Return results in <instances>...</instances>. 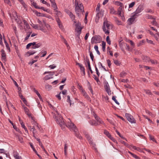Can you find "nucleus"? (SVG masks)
I'll return each instance as SVG.
<instances>
[{
	"mask_svg": "<svg viewBox=\"0 0 159 159\" xmlns=\"http://www.w3.org/2000/svg\"><path fill=\"white\" fill-rule=\"evenodd\" d=\"M60 110H53L52 113L53 114V117L56 119L57 123L60 126L65 125V122L60 114Z\"/></svg>",
	"mask_w": 159,
	"mask_h": 159,
	"instance_id": "nucleus-1",
	"label": "nucleus"
},
{
	"mask_svg": "<svg viewBox=\"0 0 159 159\" xmlns=\"http://www.w3.org/2000/svg\"><path fill=\"white\" fill-rule=\"evenodd\" d=\"M75 11L77 15L80 17V14L82 12L83 15L84 12V7L81 3L79 4L77 0H75Z\"/></svg>",
	"mask_w": 159,
	"mask_h": 159,
	"instance_id": "nucleus-2",
	"label": "nucleus"
},
{
	"mask_svg": "<svg viewBox=\"0 0 159 159\" xmlns=\"http://www.w3.org/2000/svg\"><path fill=\"white\" fill-rule=\"evenodd\" d=\"M110 26V24L108 23V21L107 19H104L103 25L102 27V30L105 34L108 35H109L110 33L108 30L109 29Z\"/></svg>",
	"mask_w": 159,
	"mask_h": 159,
	"instance_id": "nucleus-3",
	"label": "nucleus"
},
{
	"mask_svg": "<svg viewBox=\"0 0 159 159\" xmlns=\"http://www.w3.org/2000/svg\"><path fill=\"white\" fill-rule=\"evenodd\" d=\"M66 126L71 131L74 132H77V128L76 126L73 123L71 122L69 119L67 121Z\"/></svg>",
	"mask_w": 159,
	"mask_h": 159,
	"instance_id": "nucleus-4",
	"label": "nucleus"
},
{
	"mask_svg": "<svg viewBox=\"0 0 159 159\" xmlns=\"http://www.w3.org/2000/svg\"><path fill=\"white\" fill-rule=\"evenodd\" d=\"M91 113L92 115L93 116L95 119L96 120L97 123L98 125H105V124L104 123L103 121H102L100 118H99L97 115L95 114V112L94 111H91Z\"/></svg>",
	"mask_w": 159,
	"mask_h": 159,
	"instance_id": "nucleus-5",
	"label": "nucleus"
},
{
	"mask_svg": "<svg viewBox=\"0 0 159 159\" xmlns=\"http://www.w3.org/2000/svg\"><path fill=\"white\" fill-rule=\"evenodd\" d=\"M101 37L100 36L95 35L92 38L91 43L93 44L94 43H100L101 41Z\"/></svg>",
	"mask_w": 159,
	"mask_h": 159,
	"instance_id": "nucleus-6",
	"label": "nucleus"
},
{
	"mask_svg": "<svg viewBox=\"0 0 159 159\" xmlns=\"http://www.w3.org/2000/svg\"><path fill=\"white\" fill-rule=\"evenodd\" d=\"M25 112L27 115L29 117L31 118L32 119V121H31V122L32 124H34V125H36L37 123L35 121V119L34 117L32 116L29 110H25Z\"/></svg>",
	"mask_w": 159,
	"mask_h": 159,
	"instance_id": "nucleus-7",
	"label": "nucleus"
},
{
	"mask_svg": "<svg viewBox=\"0 0 159 159\" xmlns=\"http://www.w3.org/2000/svg\"><path fill=\"white\" fill-rule=\"evenodd\" d=\"M125 116L128 121L130 123H136L135 120L130 114L126 113L125 114Z\"/></svg>",
	"mask_w": 159,
	"mask_h": 159,
	"instance_id": "nucleus-8",
	"label": "nucleus"
},
{
	"mask_svg": "<svg viewBox=\"0 0 159 159\" xmlns=\"http://www.w3.org/2000/svg\"><path fill=\"white\" fill-rule=\"evenodd\" d=\"M143 9V7L142 5H139L136 11L134 12V14L133 15V17H135L137 15L142 11Z\"/></svg>",
	"mask_w": 159,
	"mask_h": 159,
	"instance_id": "nucleus-9",
	"label": "nucleus"
},
{
	"mask_svg": "<svg viewBox=\"0 0 159 159\" xmlns=\"http://www.w3.org/2000/svg\"><path fill=\"white\" fill-rule=\"evenodd\" d=\"M5 101V102L7 108L9 109H15V107L13 105L12 103L11 102H9L8 103L7 101V98L6 96H5L4 98Z\"/></svg>",
	"mask_w": 159,
	"mask_h": 159,
	"instance_id": "nucleus-10",
	"label": "nucleus"
},
{
	"mask_svg": "<svg viewBox=\"0 0 159 159\" xmlns=\"http://www.w3.org/2000/svg\"><path fill=\"white\" fill-rule=\"evenodd\" d=\"M2 53L1 54V59L2 61H6V54L5 51L3 49H2L1 51Z\"/></svg>",
	"mask_w": 159,
	"mask_h": 159,
	"instance_id": "nucleus-11",
	"label": "nucleus"
},
{
	"mask_svg": "<svg viewBox=\"0 0 159 159\" xmlns=\"http://www.w3.org/2000/svg\"><path fill=\"white\" fill-rule=\"evenodd\" d=\"M56 21H57V23L59 27L61 30H63L64 29L63 26L61 24V20L59 18H56Z\"/></svg>",
	"mask_w": 159,
	"mask_h": 159,
	"instance_id": "nucleus-12",
	"label": "nucleus"
},
{
	"mask_svg": "<svg viewBox=\"0 0 159 159\" xmlns=\"http://www.w3.org/2000/svg\"><path fill=\"white\" fill-rule=\"evenodd\" d=\"M135 18V17H133V15L131 17L129 18L127 20L128 24L129 25L132 24L134 22Z\"/></svg>",
	"mask_w": 159,
	"mask_h": 159,
	"instance_id": "nucleus-13",
	"label": "nucleus"
},
{
	"mask_svg": "<svg viewBox=\"0 0 159 159\" xmlns=\"http://www.w3.org/2000/svg\"><path fill=\"white\" fill-rule=\"evenodd\" d=\"M82 93L84 97L87 98L88 100H90V98L89 96L87 94L86 92L84 90H82Z\"/></svg>",
	"mask_w": 159,
	"mask_h": 159,
	"instance_id": "nucleus-14",
	"label": "nucleus"
},
{
	"mask_svg": "<svg viewBox=\"0 0 159 159\" xmlns=\"http://www.w3.org/2000/svg\"><path fill=\"white\" fill-rule=\"evenodd\" d=\"M31 131L32 132L34 137L36 139L35 137V135L37 134L38 133L36 130L35 127L34 126L32 127V129H31Z\"/></svg>",
	"mask_w": 159,
	"mask_h": 159,
	"instance_id": "nucleus-15",
	"label": "nucleus"
},
{
	"mask_svg": "<svg viewBox=\"0 0 159 159\" xmlns=\"http://www.w3.org/2000/svg\"><path fill=\"white\" fill-rule=\"evenodd\" d=\"M124 8V5L122 6V7L120 6V7L118 8V9L117 13V14L118 15L121 16V13L123 11V8Z\"/></svg>",
	"mask_w": 159,
	"mask_h": 159,
	"instance_id": "nucleus-16",
	"label": "nucleus"
},
{
	"mask_svg": "<svg viewBox=\"0 0 159 159\" xmlns=\"http://www.w3.org/2000/svg\"><path fill=\"white\" fill-rule=\"evenodd\" d=\"M142 58L145 62H148L150 60V58L147 56H143Z\"/></svg>",
	"mask_w": 159,
	"mask_h": 159,
	"instance_id": "nucleus-17",
	"label": "nucleus"
},
{
	"mask_svg": "<svg viewBox=\"0 0 159 159\" xmlns=\"http://www.w3.org/2000/svg\"><path fill=\"white\" fill-rule=\"evenodd\" d=\"M12 12V14H11V13H9L10 17L11 18H12L13 17L15 18L17 16L16 12L15 11H13Z\"/></svg>",
	"mask_w": 159,
	"mask_h": 159,
	"instance_id": "nucleus-18",
	"label": "nucleus"
},
{
	"mask_svg": "<svg viewBox=\"0 0 159 159\" xmlns=\"http://www.w3.org/2000/svg\"><path fill=\"white\" fill-rule=\"evenodd\" d=\"M42 45V44L40 43H38L37 44L35 43V45L34 46H32V48L33 49H36L37 48H39Z\"/></svg>",
	"mask_w": 159,
	"mask_h": 159,
	"instance_id": "nucleus-19",
	"label": "nucleus"
},
{
	"mask_svg": "<svg viewBox=\"0 0 159 159\" xmlns=\"http://www.w3.org/2000/svg\"><path fill=\"white\" fill-rule=\"evenodd\" d=\"M75 133V136L77 137L78 138H79V139H82V137L81 136V135H80V133L78 132V130L77 129V132H74Z\"/></svg>",
	"mask_w": 159,
	"mask_h": 159,
	"instance_id": "nucleus-20",
	"label": "nucleus"
},
{
	"mask_svg": "<svg viewBox=\"0 0 159 159\" xmlns=\"http://www.w3.org/2000/svg\"><path fill=\"white\" fill-rule=\"evenodd\" d=\"M104 88L105 89L107 93L109 95H111V91L110 90V87H107V88Z\"/></svg>",
	"mask_w": 159,
	"mask_h": 159,
	"instance_id": "nucleus-21",
	"label": "nucleus"
},
{
	"mask_svg": "<svg viewBox=\"0 0 159 159\" xmlns=\"http://www.w3.org/2000/svg\"><path fill=\"white\" fill-rule=\"evenodd\" d=\"M36 52H29L28 51L26 52V53L25 54V55L26 56L29 57L30 55H33Z\"/></svg>",
	"mask_w": 159,
	"mask_h": 159,
	"instance_id": "nucleus-22",
	"label": "nucleus"
},
{
	"mask_svg": "<svg viewBox=\"0 0 159 159\" xmlns=\"http://www.w3.org/2000/svg\"><path fill=\"white\" fill-rule=\"evenodd\" d=\"M110 13L111 14H116V11L115 10L114 8L113 7H111L110 8Z\"/></svg>",
	"mask_w": 159,
	"mask_h": 159,
	"instance_id": "nucleus-23",
	"label": "nucleus"
},
{
	"mask_svg": "<svg viewBox=\"0 0 159 159\" xmlns=\"http://www.w3.org/2000/svg\"><path fill=\"white\" fill-rule=\"evenodd\" d=\"M85 136L86 137L87 139L89 141V143L92 144L93 143V140L91 137L88 134L86 135Z\"/></svg>",
	"mask_w": 159,
	"mask_h": 159,
	"instance_id": "nucleus-24",
	"label": "nucleus"
},
{
	"mask_svg": "<svg viewBox=\"0 0 159 159\" xmlns=\"http://www.w3.org/2000/svg\"><path fill=\"white\" fill-rule=\"evenodd\" d=\"M31 4L36 9L39 8V7L37 5V3L34 2V0H30Z\"/></svg>",
	"mask_w": 159,
	"mask_h": 159,
	"instance_id": "nucleus-25",
	"label": "nucleus"
},
{
	"mask_svg": "<svg viewBox=\"0 0 159 159\" xmlns=\"http://www.w3.org/2000/svg\"><path fill=\"white\" fill-rule=\"evenodd\" d=\"M31 4L36 9L39 8V7L37 5V3L34 2V0H30Z\"/></svg>",
	"mask_w": 159,
	"mask_h": 159,
	"instance_id": "nucleus-26",
	"label": "nucleus"
},
{
	"mask_svg": "<svg viewBox=\"0 0 159 159\" xmlns=\"http://www.w3.org/2000/svg\"><path fill=\"white\" fill-rule=\"evenodd\" d=\"M52 7H53L54 9V11L55 10H57V7L56 4V3H55V2H52Z\"/></svg>",
	"mask_w": 159,
	"mask_h": 159,
	"instance_id": "nucleus-27",
	"label": "nucleus"
},
{
	"mask_svg": "<svg viewBox=\"0 0 159 159\" xmlns=\"http://www.w3.org/2000/svg\"><path fill=\"white\" fill-rule=\"evenodd\" d=\"M103 84L104 88L110 87L108 83L105 79L104 80Z\"/></svg>",
	"mask_w": 159,
	"mask_h": 159,
	"instance_id": "nucleus-28",
	"label": "nucleus"
},
{
	"mask_svg": "<svg viewBox=\"0 0 159 159\" xmlns=\"http://www.w3.org/2000/svg\"><path fill=\"white\" fill-rule=\"evenodd\" d=\"M104 133L109 138L111 136L109 133L106 130H104Z\"/></svg>",
	"mask_w": 159,
	"mask_h": 159,
	"instance_id": "nucleus-29",
	"label": "nucleus"
},
{
	"mask_svg": "<svg viewBox=\"0 0 159 159\" xmlns=\"http://www.w3.org/2000/svg\"><path fill=\"white\" fill-rule=\"evenodd\" d=\"M128 153L130 154L134 158L136 159H139V157L137 156L136 155L132 153L130 151L128 152Z\"/></svg>",
	"mask_w": 159,
	"mask_h": 159,
	"instance_id": "nucleus-30",
	"label": "nucleus"
},
{
	"mask_svg": "<svg viewBox=\"0 0 159 159\" xmlns=\"http://www.w3.org/2000/svg\"><path fill=\"white\" fill-rule=\"evenodd\" d=\"M67 144L66 143H65L64 145V154L66 156L67 155Z\"/></svg>",
	"mask_w": 159,
	"mask_h": 159,
	"instance_id": "nucleus-31",
	"label": "nucleus"
},
{
	"mask_svg": "<svg viewBox=\"0 0 159 159\" xmlns=\"http://www.w3.org/2000/svg\"><path fill=\"white\" fill-rule=\"evenodd\" d=\"M34 92L38 95V96L39 97V98L40 99H42V98H41V97L40 94H39V93L38 92V91L35 88L34 89Z\"/></svg>",
	"mask_w": 159,
	"mask_h": 159,
	"instance_id": "nucleus-32",
	"label": "nucleus"
},
{
	"mask_svg": "<svg viewBox=\"0 0 159 159\" xmlns=\"http://www.w3.org/2000/svg\"><path fill=\"white\" fill-rule=\"evenodd\" d=\"M102 50L103 52L105 51V48H106V43L104 41H102Z\"/></svg>",
	"mask_w": 159,
	"mask_h": 159,
	"instance_id": "nucleus-33",
	"label": "nucleus"
},
{
	"mask_svg": "<svg viewBox=\"0 0 159 159\" xmlns=\"http://www.w3.org/2000/svg\"><path fill=\"white\" fill-rule=\"evenodd\" d=\"M16 138L19 140V141L21 143H23L22 138V137H20L18 135H16Z\"/></svg>",
	"mask_w": 159,
	"mask_h": 159,
	"instance_id": "nucleus-34",
	"label": "nucleus"
},
{
	"mask_svg": "<svg viewBox=\"0 0 159 159\" xmlns=\"http://www.w3.org/2000/svg\"><path fill=\"white\" fill-rule=\"evenodd\" d=\"M43 21L44 25L47 28L48 30H49L50 28V25L47 23L46 22L43 20Z\"/></svg>",
	"mask_w": 159,
	"mask_h": 159,
	"instance_id": "nucleus-35",
	"label": "nucleus"
},
{
	"mask_svg": "<svg viewBox=\"0 0 159 159\" xmlns=\"http://www.w3.org/2000/svg\"><path fill=\"white\" fill-rule=\"evenodd\" d=\"M115 3L116 5L120 6L121 7L123 6V3L119 1H116Z\"/></svg>",
	"mask_w": 159,
	"mask_h": 159,
	"instance_id": "nucleus-36",
	"label": "nucleus"
},
{
	"mask_svg": "<svg viewBox=\"0 0 159 159\" xmlns=\"http://www.w3.org/2000/svg\"><path fill=\"white\" fill-rule=\"evenodd\" d=\"M89 123L90 124L92 125H98L97 122L94 120H90Z\"/></svg>",
	"mask_w": 159,
	"mask_h": 159,
	"instance_id": "nucleus-37",
	"label": "nucleus"
},
{
	"mask_svg": "<svg viewBox=\"0 0 159 159\" xmlns=\"http://www.w3.org/2000/svg\"><path fill=\"white\" fill-rule=\"evenodd\" d=\"M144 92L146 93L147 94H148L149 95H152V93L150 91L149 89H144L143 90Z\"/></svg>",
	"mask_w": 159,
	"mask_h": 159,
	"instance_id": "nucleus-38",
	"label": "nucleus"
},
{
	"mask_svg": "<svg viewBox=\"0 0 159 159\" xmlns=\"http://www.w3.org/2000/svg\"><path fill=\"white\" fill-rule=\"evenodd\" d=\"M116 132L117 133V134L119 135V136L120 137L123 139H125V140H126V141H127V140L126 139V138H125L123 136H122L121 135L120 133L117 130H116Z\"/></svg>",
	"mask_w": 159,
	"mask_h": 159,
	"instance_id": "nucleus-39",
	"label": "nucleus"
},
{
	"mask_svg": "<svg viewBox=\"0 0 159 159\" xmlns=\"http://www.w3.org/2000/svg\"><path fill=\"white\" fill-rule=\"evenodd\" d=\"M88 84H89V85L88 87V89H89V90H90V92L91 93H92V95H93V90H92V89L91 88V85L90 84V83L89 82H88Z\"/></svg>",
	"mask_w": 159,
	"mask_h": 159,
	"instance_id": "nucleus-40",
	"label": "nucleus"
},
{
	"mask_svg": "<svg viewBox=\"0 0 159 159\" xmlns=\"http://www.w3.org/2000/svg\"><path fill=\"white\" fill-rule=\"evenodd\" d=\"M55 13L57 15V16H61V13L60 11H57V10H54Z\"/></svg>",
	"mask_w": 159,
	"mask_h": 159,
	"instance_id": "nucleus-41",
	"label": "nucleus"
},
{
	"mask_svg": "<svg viewBox=\"0 0 159 159\" xmlns=\"http://www.w3.org/2000/svg\"><path fill=\"white\" fill-rule=\"evenodd\" d=\"M116 96H112V100H113L116 104L119 105V103L116 100Z\"/></svg>",
	"mask_w": 159,
	"mask_h": 159,
	"instance_id": "nucleus-42",
	"label": "nucleus"
},
{
	"mask_svg": "<svg viewBox=\"0 0 159 159\" xmlns=\"http://www.w3.org/2000/svg\"><path fill=\"white\" fill-rule=\"evenodd\" d=\"M52 87L51 85L47 84L45 85V88L46 90L49 91L51 89Z\"/></svg>",
	"mask_w": 159,
	"mask_h": 159,
	"instance_id": "nucleus-43",
	"label": "nucleus"
},
{
	"mask_svg": "<svg viewBox=\"0 0 159 159\" xmlns=\"http://www.w3.org/2000/svg\"><path fill=\"white\" fill-rule=\"evenodd\" d=\"M94 48L95 50L96 51L97 54L99 55H100V53L98 50V46L97 45H95L94 46Z\"/></svg>",
	"mask_w": 159,
	"mask_h": 159,
	"instance_id": "nucleus-44",
	"label": "nucleus"
},
{
	"mask_svg": "<svg viewBox=\"0 0 159 159\" xmlns=\"http://www.w3.org/2000/svg\"><path fill=\"white\" fill-rule=\"evenodd\" d=\"M23 21L24 23V25H25V26L28 29L29 28H30L29 25V24L26 21V20H24Z\"/></svg>",
	"mask_w": 159,
	"mask_h": 159,
	"instance_id": "nucleus-45",
	"label": "nucleus"
},
{
	"mask_svg": "<svg viewBox=\"0 0 159 159\" xmlns=\"http://www.w3.org/2000/svg\"><path fill=\"white\" fill-rule=\"evenodd\" d=\"M106 41L108 44L110 45L111 44V41L110 39L109 36H107L106 38Z\"/></svg>",
	"mask_w": 159,
	"mask_h": 159,
	"instance_id": "nucleus-46",
	"label": "nucleus"
},
{
	"mask_svg": "<svg viewBox=\"0 0 159 159\" xmlns=\"http://www.w3.org/2000/svg\"><path fill=\"white\" fill-rule=\"evenodd\" d=\"M52 78V77L49 76V75H47L45 76L44 78V79L45 80H48Z\"/></svg>",
	"mask_w": 159,
	"mask_h": 159,
	"instance_id": "nucleus-47",
	"label": "nucleus"
},
{
	"mask_svg": "<svg viewBox=\"0 0 159 159\" xmlns=\"http://www.w3.org/2000/svg\"><path fill=\"white\" fill-rule=\"evenodd\" d=\"M69 16H70V18H71L72 20H75V16L72 13L69 15Z\"/></svg>",
	"mask_w": 159,
	"mask_h": 159,
	"instance_id": "nucleus-48",
	"label": "nucleus"
},
{
	"mask_svg": "<svg viewBox=\"0 0 159 159\" xmlns=\"http://www.w3.org/2000/svg\"><path fill=\"white\" fill-rule=\"evenodd\" d=\"M89 55L90 57V58L92 61H93V58H94V56L92 52V51H89Z\"/></svg>",
	"mask_w": 159,
	"mask_h": 159,
	"instance_id": "nucleus-49",
	"label": "nucleus"
},
{
	"mask_svg": "<svg viewBox=\"0 0 159 159\" xmlns=\"http://www.w3.org/2000/svg\"><path fill=\"white\" fill-rule=\"evenodd\" d=\"M114 60V63L117 66H119L120 65V61H118L117 60Z\"/></svg>",
	"mask_w": 159,
	"mask_h": 159,
	"instance_id": "nucleus-50",
	"label": "nucleus"
},
{
	"mask_svg": "<svg viewBox=\"0 0 159 159\" xmlns=\"http://www.w3.org/2000/svg\"><path fill=\"white\" fill-rule=\"evenodd\" d=\"M94 80L96 81L97 82V83L98 84V82H100V81L99 80L98 78L95 75H94Z\"/></svg>",
	"mask_w": 159,
	"mask_h": 159,
	"instance_id": "nucleus-51",
	"label": "nucleus"
},
{
	"mask_svg": "<svg viewBox=\"0 0 159 159\" xmlns=\"http://www.w3.org/2000/svg\"><path fill=\"white\" fill-rule=\"evenodd\" d=\"M82 29V28L79 27L78 28H76L75 30L77 32H79L80 33H81V31Z\"/></svg>",
	"mask_w": 159,
	"mask_h": 159,
	"instance_id": "nucleus-52",
	"label": "nucleus"
},
{
	"mask_svg": "<svg viewBox=\"0 0 159 159\" xmlns=\"http://www.w3.org/2000/svg\"><path fill=\"white\" fill-rule=\"evenodd\" d=\"M149 137L150 139V140H152L153 141L155 142H156V141L155 139L154 138V137L152 136L151 135L149 134Z\"/></svg>",
	"mask_w": 159,
	"mask_h": 159,
	"instance_id": "nucleus-53",
	"label": "nucleus"
},
{
	"mask_svg": "<svg viewBox=\"0 0 159 159\" xmlns=\"http://www.w3.org/2000/svg\"><path fill=\"white\" fill-rule=\"evenodd\" d=\"M146 16V17L148 19H153L154 20H155V18H153L152 16L151 15L147 14Z\"/></svg>",
	"mask_w": 159,
	"mask_h": 159,
	"instance_id": "nucleus-54",
	"label": "nucleus"
},
{
	"mask_svg": "<svg viewBox=\"0 0 159 159\" xmlns=\"http://www.w3.org/2000/svg\"><path fill=\"white\" fill-rule=\"evenodd\" d=\"M81 24L80 22L79 21L75 25V26H76V28H78L79 27H81Z\"/></svg>",
	"mask_w": 159,
	"mask_h": 159,
	"instance_id": "nucleus-55",
	"label": "nucleus"
},
{
	"mask_svg": "<svg viewBox=\"0 0 159 159\" xmlns=\"http://www.w3.org/2000/svg\"><path fill=\"white\" fill-rule=\"evenodd\" d=\"M41 53H43V55L41 56V57H44L45 56L47 53V52L46 51H43V50H42L41 51Z\"/></svg>",
	"mask_w": 159,
	"mask_h": 159,
	"instance_id": "nucleus-56",
	"label": "nucleus"
},
{
	"mask_svg": "<svg viewBox=\"0 0 159 159\" xmlns=\"http://www.w3.org/2000/svg\"><path fill=\"white\" fill-rule=\"evenodd\" d=\"M6 45V47L7 48V49L9 51V52H10L11 51L10 48L9 46V44L8 43L5 44Z\"/></svg>",
	"mask_w": 159,
	"mask_h": 159,
	"instance_id": "nucleus-57",
	"label": "nucleus"
},
{
	"mask_svg": "<svg viewBox=\"0 0 159 159\" xmlns=\"http://www.w3.org/2000/svg\"><path fill=\"white\" fill-rule=\"evenodd\" d=\"M86 61L87 63L88 66H90V61H89V58H88V57H86Z\"/></svg>",
	"mask_w": 159,
	"mask_h": 159,
	"instance_id": "nucleus-58",
	"label": "nucleus"
},
{
	"mask_svg": "<svg viewBox=\"0 0 159 159\" xmlns=\"http://www.w3.org/2000/svg\"><path fill=\"white\" fill-rule=\"evenodd\" d=\"M13 128L17 131L19 132L21 134V132L20 130L15 125H14L13 126Z\"/></svg>",
	"mask_w": 159,
	"mask_h": 159,
	"instance_id": "nucleus-59",
	"label": "nucleus"
},
{
	"mask_svg": "<svg viewBox=\"0 0 159 159\" xmlns=\"http://www.w3.org/2000/svg\"><path fill=\"white\" fill-rule=\"evenodd\" d=\"M144 40H143L140 41L139 43L137 44V45L138 47L140 45H142V44L144 42Z\"/></svg>",
	"mask_w": 159,
	"mask_h": 159,
	"instance_id": "nucleus-60",
	"label": "nucleus"
},
{
	"mask_svg": "<svg viewBox=\"0 0 159 159\" xmlns=\"http://www.w3.org/2000/svg\"><path fill=\"white\" fill-rule=\"evenodd\" d=\"M4 2L11 6V3L10 0H4Z\"/></svg>",
	"mask_w": 159,
	"mask_h": 159,
	"instance_id": "nucleus-61",
	"label": "nucleus"
},
{
	"mask_svg": "<svg viewBox=\"0 0 159 159\" xmlns=\"http://www.w3.org/2000/svg\"><path fill=\"white\" fill-rule=\"evenodd\" d=\"M100 8L99 7H97L96 8V11L97 12V16L99 14L100 12Z\"/></svg>",
	"mask_w": 159,
	"mask_h": 159,
	"instance_id": "nucleus-62",
	"label": "nucleus"
},
{
	"mask_svg": "<svg viewBox=\"0 0 159 159\" xmlns=\"http://www.w3.org/2000/svg\"><path fill=\"white\" fill-rule=\"evenodd\" d=\"M135 3L134 2H132L129 5V8H131L134 5Z\"/></svg>",
	"mask_w": 159,
	"mask_h": 159,
	"instance_id": "nucleus-63",
	"label": "nucleus"
},
{
	"mask_svg": "<svg viewBox=\"0 0 159 159\" xmlns=\"http://www.w3.org/2000/svg\"><path fill=\"white\" fill-rule=\"evenodd\" d=\"M16 159H22L21 157L19 156L18 154L14 156Z\"/></svg>",
	"mask_w": 159,
	"mask_h": 159,
	"instance_id": "nucleus-64",
	"label": "nucleus"
}]
</instances>
